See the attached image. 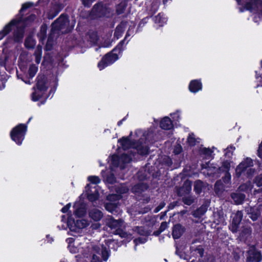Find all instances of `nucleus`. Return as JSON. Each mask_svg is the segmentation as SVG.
I'll use <instances>...</instances> for the list:
<instances>
[{"label": "nucleus", "mask_w": 262, "mask_h": 262, "mask_svg": "<svg viewBox=\"0 0 262 262\" xmlns=\"http://www.w3.org/2000/svg\"><path fill=\"white\" fill-rule=\"evenodd\" d=\"M33 6V3L32 2H26L22 5L18 13L16 15L17 18L12 19L4 27L3 30L0 31V39L3 38L12 31L13 26H16L21 23L22 25L20 27H24V29H25L26 27H30L32 25L36 18V15L31 14L25 18H24L23 12Z\"/></svg>", "instance_id": "nucleus-1"}, {"label": "nucleus", "mask_w": 262, "mask_h": 262, "mask_svg": "<svg viewBox=\"0 0 262 262\" xmlns=\"http://www.w3.org/2000/svg\"><path fill=\"white\" fill-rule=\"evenodd\" d=\"M239 13L249 11L252 21L259 25L262 21V0H235Z\"/></svg>", "instance_id": "nucleus-2"}, {"label": "nucleus", "mask_w": 262, "mask_h": 262, "mask_svg": "<svg viewBox=\"0 0 262 262\" xmlns=\"http://www.w3.org/2000/svg\"><path fill=\"white\" fill-rule=\"evenodd\" d=\"M129 29L127 30L124 38L121 40L117 45L110 52L105 54L98 63V68L102 70L108 66L114 63L119 59L118 54L122 53L124 50L125 40L130 35Z\"/></svg>", "instance_id": "nucleus-3"}, {"label": "nucleus", "mask_w": 262, "mask_h": 262, "mask_svg": "<svg viewBox=\"0 0 262 262\" xmlns=\"http://www.w3.org/2000/svg\"><path fill=\"white\" fill-rule=\"evenodd\" d=\"M27 130L28 127L26 124H18L10 131V136L11 140L17 145H21L25 139Z\"/></svg>", "instance_id": "nucleus-4"}, {"label": "nucleus", "mask_w": 262, "mask_h": 262, "mask_svg": "<svg viewBox=\"0 0 262 262\" xmlns=\"http://www.w3.org/2000/svg\"><path fill=\"white\" fill-rule=\"evenodd\" d=\"M262 252L255 245H250L246 253V262H261Z\"/></svg>", "instance_id": "nucleus-5"}, {"label": "nucleus", "mask_w": 262, "mask_h": 262, "mask_svg": "<svg viewBox=\"0 0 262 262\" xmlns=\"http://www.w3.org/2000/svg\"><path fill=\"white\" fill-rule=\"evenodd\" d=\"M91 13L93 15L97 17H103L109 13L108 8L103 2H99L93 6Z\"/></svg>", "instance_id": "nucleus-6"}, {"label": "nucleus", "mask_w": 262, "mask_h": 262, "mask_svg": "<svg viewBox=\"0 0 262 262\" xmlns=\"http://www.w3.org/2000/svg\"><path fill=\"white\" fill-rule=\"evenodd\" d=\"M254 165L253 160L249 157L244 158V160L237 166L235 173L238 178H239L246 170Z\"/></svg>", "instance_id": "nucleus-7"}, {"label": "nucleus", "mask_w": 262, "mask_h": 262, "mask_svg": "<svg viewBox=\"0 0 262 262\" xmlns=\"http://www.w3.org/2000/svg\"><path fill=\"white\" fill-rule=\"evenodd\" d=\"M68 21V15L66 14H61L59 17L52 24V26L54 29L60 31L65 27Z\"/></svg>", "instance_id": "nucleus-8"}, {"label": "nucleus", "mask_w": 262, "mask_h": 262, "mask_svg": "<svg viewBox=\"0 0 262 262\" xmlns=\"http://www.w3.org/2000/svg\"><path fill=\"white\" fill-rule=\"evenodd\" d=\"M243 213L242 211H237L232 216L231 231L235 233L238 231L239 224L243 219Z\"/></svg>", "instance_id": "nucleus-9"}, {"label": "nucleus", "mask_w": 262, "mask_h": 262, "mask_svg": "<svg viewBox=\"0 0 262 262\" xmlns=\"http://www.w3.org/2000/svg\"><path fill=\"white\" fill-rule=\"evenodd\" d=\"M67 224L70 229H71L73 226L72 224H74V226L79 229L86 228L89 225V223L86 220L82 219L75 221L71 216L68 217Z\"/></svg>", "instance_id": "nucleus-10"}, {"label": "nucleus", "mask_w": 262, "mask_h": 262, "mask_svg": "<svg viewBox=\"0 0 262 262\" xmlns=\"http://www.w3.org/2000/svg\"><path fill=\"white\" fill-rule=\"evenodd\" d=\"M142 141L143 139H142L136 141L133 148L136 149L139 155L145 156L149 154V147L146 145Z\"/></svg>", "instance_id": "nucleus-11"}, {"label": "nucleus", "mask_w": 262, "mask_h": 262, "mask_svg": "<svg viewBox=\"0 0 262 262\" xmlns=\"http://www.w3.org/2000/svg\"><path fill=\"white\" fill-rule=\"evenodd\" d=\"M192 182L189 179L185 180L183 185L178 189L177 193L178 196H183L189 194L191 191Z\"/></svg>", "instance_id": "nucleus-12"}, {"label": "nucleus", "mask_w": 262, "mask_h": 262, "mask_svg": "<svg viewBox=\"0 0 262 262\" xmlns=\"http://www.w3.org/2000/svg\"><path fill=\"white\" fill-rule=\"evenodd\" d=\"M47 82V78L45 75H38L36 78V90L40 92H46L48 89Z\"/></svg>", "instance_id": "nucleus-13"}, {"label": "nucleus", "mask_w": 262, "mask_h": 262, "mask_svg": "<svg viewBox=\"0 0 262 262\" xmlns=\"http://www.w3.org/2000/svg\"><path fill=\"white\" fill-rule=\"evenodd\" d=\"M92 186L90 184H88L85 186V191L87 194V198L90 202H94L96 201L99 197V193L97 189L95 187L94 191L91 190Z\"/></svg>", "instance_id": "nucleus-14"}, {"label": "nucleus", "mask_w": 262, "mask_h": 262, "mask_svg": "<svg viewBox=\"0 0 262 262\" xmlns=\"http://www.w3.org/2000/svg\"><path fill=\"white\" fill-rule=\"evenodd\" d=\"M132 134V133L131 132L128 136L122 137L121 138L118 140V143L124 150L128 149L132 147H134L136 141H133L131 140L130 137Z\"/></svg>", "instance_id": "nucleus-15"}, {"label": "nucleus", "mask_w": 262, "mask_h": 262, "mask_svg": "<svg viewBox=\"0 0 262 262\" xmlns=\"http://www.w3.org/2000/svg\"><path fill=\"white\" fill-rule=\"evenodd\" d=\"M186 230L185 228L181 224L178 223L174 225L172 227V236L173 238L178 239L180 238Z\"/></svg>", "instance_id": "nucleus-16"}, {"label": "nucleus", "mask_w": 262, "mask_h": 262, "mask_svg": "<svg viewBox=\"0 0 262 262\" xmlns=\"http://www.w3.org/2000/svg\"><path fill=\"white\" fill-rule=\"evenodd\" d=\"M25 29L24 27H18L14 31L13 33V40L15 43H21L23 41Z\"/></svg>", "instance_id": "nucleus-17"}, {"label": "nucleus", "mask_w": 262, "mask_h": 262, "mask_svg": "<svg viewBox=\"0 0 262 262\" xmlns=\"http://www.w3.org/2000/svg\"><path fill=\"white\" fill-rule=\"evenodd\" d=\"M203 88L201 79H194L190 81L188 89L192 93H196L202 90Z\"/></svg>", "instance_id": "nucleus-18"}, {"label": "nucleus", "mask_w": 262, "mask_h": 262, "mask_svg": "<svg viewBox=\"0 0 262 262\" xmlns=\"http://www.w3.org/2000/svg\"><path fill=\"white\" fill-rule=\"evenodd\" d=\"M160 127L164 130H170L173 127V122L169 117H165L160 121Z\"/></svg>", "instance_id": "nucleus-19"}, {"label": "nucleus", "mask_w": 262, "mask_h": 262, "mask_svg": "<svg viewBox=\"0 0 262 262\" xmlns=\"http://www.w3.org/2000/svg\"><path fill=\"white\" fill-rule=\"evenodd\" d=\"M127 24V21H122L120 24L117 26L114 34V37L119 39L122 36Z\"/></svg>", "instance_id": "nucleus-20"}, {"label": "nucleus", "mask_w": 262, "mask_h": 262, "mask_svg": "<svg viewBox=\"0 0 262 262\" xmlns=\"http://www.w3.org/2000/svg\"><path fill=\"white\" fill-rule=\"evenodd\" d=\"M231 198L236 205H239L244 201L246 195L239 192H233L231 194Z\"/></svg>", "instance_id": "nucleus-21"}, {"label": "nucleus", "mask_w": 262, "mask_h": 262, "mask_svg": "<svg viewBox=\"0 0 262 262\" xmlns=\"http://www.w3.org/2000/svg\"><path fill=\"white\" fill-rule=\"evenodd\" d=\"M115 191L122 199L123 194L128 193L129 188L125 184H120L115 186Z\"/></svg>", "instance_id": "nucleus-22"}, {"label": "nucleus", "mask_w": 262, "mask_h": 262, "mask_svg": "<svg viewBox=\"0 0 262 262\" xmlns=\"http://www.w3.org/2000/svg\"><path fill=\"white\" fill-rule=\"evenodd\" d=\"M103 215L102 212L97 209H93L89 212L90 217L95 222L100 221L103 217Z\"/></svg>", "instance_id": "nucleus-23"}, {"label": "nucleus", "mask_w": 262, "mask_h": 262, "mask_svg": "<svg viewBox=\"0 0 262 262\" xmlns=\"http://www.w3.org/2000/svg\"><path fill=\"white\" fill-rule=\"evenodd\" d=\"M127 6V1L124 0L121 1L120 3L116 6V13L117 15H121L124 13L126 7Z\"/></svg>", "instance_id": "nucleus-24"}, {"label": "nucleus", "mask_w": 262, "mask_h": 262, "mask_svg": "<svg viewBox=\"0 0 262 262\" xmlns=\"http://www.w3.org/2000/svg\"><path fill=\"white\" fill-rule=\"evenodd\" d=\"M152 19L155 23L159 24L160 27L163 26L167 21L166 18L164 17V14L162 13H159L157 15L154 17Z\"/></svg>", "instance_id": "nucleus-25"}, {"label": "nucleus", "mask_w": 262, "mask_h": 262, "mask_svg": "<svg viewBox=\"0 0 262 262\" xmlns=\"http://www.w3.org/2000/svg\"><path fill=\"white\" fill-rule=\"evenodd\" d=\"M106 225L111 229H116V230L117 229L119 228L121 226V222L119 220H117L111 217L108 219Z\"/></svg>", "instance_id": "nucleus-26"}, {"label": "nucleus", "mask_w": 262, "mask_h": 262, "mask_svg": "<svg viewBox=\"0 0 262 262\" xmlns=\"http://www.w3.org/2000/svg\"><path fill=\"white\" fill-rule=\"evenodd\" d=\"M204 187V182L200 180H197L194 182L193 190L196 194H200Z\"/></svg>", "instance_id": "nucleus-27"}, {"label": "nucleus", "mask_w": 262, "mask_h": 262, "mask_svg": "<svg viewBox=\"0 0 262 262\" xmlns=\"http://www.w3.org/2000/svg\"><path fill=\"white\" fill-rule=\"evenodd\" d=\"M61 8L60 5H58L57 7H53L47 14V18L49 19H53L61 11Z\"/></svg>", "instance_id": "nucleus-28"}, {"label": "nucleus", "mask_w": 262, "mask_h": 262, "mask_svg": "<svg viewBox=\"0 0 262 262\" xmlns=\"http://www.w3.org/2000/svg\"><path fill=\"white\" fill-rule=\"evenodd\" d=\"M53 62L52 56L50 53H45L43 56L41 66L47 67L51 65Z\"/></svg>", "instance_id": "nucleus-29"}, {"label": "nucleus", "mask_w": 262, "mask_h": 262, "mask_svg": "<svg viewBox=\"0 0 262 262\" xmlns=\"http://www.w3.org/2000/svg\"><path fill=\"white\" fill-rule=\"evenodd\" d=\"M260 213L259 211H258V209L256 208H251L250 210V212L249 213V217L253 221H256L258 218L260 216Z\"/></svg>", "instance_id": "nucleus-30"}, {"label": "nucleus", "mask_w": 262, "mask_h": 262, "mask_svg": "<svg viewBox=\"0 0 262 262\" xmlns=\"http://www.w3.org/2000/svg\"><path fill=\"white\" fill-rule=\"evenodd\" d=\"M79 207L76 208L74 213L75 215L78 217H82L86 214V209L82 204H78Z\"/></svg>", "instance_id": "nucleus-31"}, {"label": "nucleus", "mask_w": 262, "mask_h": 262, "mask_svg": "<svg viewBox=\"0 0 262 262\" xmlns=\"http://www.w3.org/2000/svg\"><path fill=\"white\" fill-rule=\"evenodd\" d=\"M251 231L248 228L243 229L239 233V237L241 241H246L251 235Z\"/></svg>", "instance_id": "nucleus-32"}, {"label": "nucleus", "mask_w": 262, "mask_h": 262, "mask_svg": "<svg viewBox=\"0 0 262 262\" xmlns=\"http://www.w3.org/2000/svg\"><path fill=\"white\" fill-rule=\"evenodd\" d=\"M135 231L139 235L145 236L146 237L148 236L150 234L151 232L150 230L146 229L143 226H137L136 227Z\"/></svg>", "instance_id": "nucleus-33"}, {"label": "nucleus", "mask_w": 262, "mask_h": 262, "mask_svg": "<svg viewBox=\"0 0 262 262\" xmlns=\"http://www.w3.org/2000/svg\"><path fill=\"white\" fill-rule=\"evenodd\" d=\"M231 167L230 162L228 160H224L222 162V166L219 167L217 170L220 171L227 172L229 171Z\"/></svg>", "instance_id": "nucleus-34"}, {"label": "nucleus", "mask_w": 262, "mask_h": 262, "mask_svg": "<svg viewBox=\"0 0 262 262\" xmlns=\"http://www.w3.org/2000/svg\"><path fill=\"white\" fill-rule=\"evenodd\" d=\"M190 251L191 252H196L199 255L200 257L202 258L204 256V249L202 245H199L196 248H194L193 247H190Z\"/></svg>", "instance_id": "nucleus-35"}, {"label": "nucleus", "mask_w": 262, "mask_h": 262, "mask_svg": "<svg viewBox=\"0 0 262 262\" xmlns=\"http://www.w3.org/2000/svg\"><path fill=\"white\" fill-rule=\"evenodd\" d=\"M45 92H40L38 90L32 93V100L34 102L38 101L43 96Z\"/></svg>", "instance_id": "nucleus-36"}, {"label": "nucleus", "mask_w": 262, "mask_h": 262, "mask_svg": "<svg viewBox=\"0 0 262 262\" xmlns=\"http://www.w3.org/2000/svg\"><path fill=\"white\" fill-rule=\"evenodd\" d=\"M38 71V67H36L35 64H32L30 66L29 70H28V74L29 77L32 78L35 76Z\"/></svg>", "instance_id": "nucleus-37"}, {"label": "nucleus", "mask_w": 262, "mask_h": 262, "mask_svg": "<svg viewBox=\"0 0 262 262\" xmlns=\"http://www.w3.org/2000/svg\"><path fill=\"white\" fill-rule=\"evenodd\" d=\"M156 10L154 11L152 13V15H151V16H146V17H145L143 18L142 19H141V20H140V21L139 22V24H138V27H137V30H138V31H140V28H142V27H143L144 26V25L145 24H146L148 22V21L150 17H152V15H153L154 13H156Z\"/></svg>", "instance_id": "nucleus-38"}, {"label": "nucleus", "mask_w": 262, "mask_h": 262, "mask_svg": "<svg viewBox=\"0 0 262 262\" xmlns=\"http://www.w3.org/2000/svg\"><path fill=\"white\" fill-rule=\"evenodd\" d=\"M105 209L110 212H113L115 211L117 207V204L114 203H106L104 205Z\"/></svg>", "instance_id": "nucleus-39"}, {"label": "nucleus", "mask_w": 262, "mask_h": 262, "mask_svg": "<svg viewBox=\"0 0 262 262\" xmlns=\"http://www.w3.org/2000/svg\"><path fill=\"white\" fill-rule=\"evenodd\" d=\"M235 149V147L232 145H230L227 147V148L225 149V155L226 157H228L230 158L233 155V151Z\"/></svg>", "instance_id": "nucleus-40"}, {"label": "nucleus", "mask_w": 262, "mask_h": 262, "mask_svg": "<svg viewBox=\"0 0 262 262\" xmlns=\"http://www.w3.org/2000/svg\"><path fill=\"white\" fill-rule=\"evenodd\" d=\"M88 180L93 184H98L100 183V179L98 176H90L88 178Z\"/></svg>", "instance_id": "nucleus-41"}, {"label": "nucleus", "mask_w": 262, "mask_h": 262, "mask_svg": "<svg viewBox=\"0 0 262 262\" xmlns=\"http://www.w3.org/2000/svg\"><path fill=\"white\" fill-rule=\"evenodd\" d=\"M182 201L185 205L190 206L194 202V199L191 196H184Z\"/></svg>", "instance_id": "nucleus-42"}, {"label": "nucleus", "mask_w": 262, "mask_h": 262, "mask_svg": "<svg viewBox=\"0 0 262 262\" xmlns=\"http://www.w3.org/2000/svg\"><path fill=\"white\" fill-rule=\"evenodd\" d=\"M255 78L257 81V87H261L262 86V73H261L259 71L258 72L257 71H255Z\"/></svg>", "instance_id": "nucleus-43"}, {"label": "nucleus", "mask_w": 262, "mask_h": 262, "mask_svg": "<svg viewBox=\"0 0 262 262\" xmlns=\"http://www.w3.org/2000/svg\"><path fill=\"white\" fill-rule=\"evenodd\" d=\"M105 180L107 183L110 184H113L116 182V179L115 175L112 173L106 176Z\"/></svg>", "instance_id": "nucleus-44"}, {"label": "nucleus", "mask_w": 262, "mask_h": 262, "mask_svg": "<svg viewBox=\"0 0 262 262\" xmlns=\"http://www.w3.org/2000/svg\"><path fill=\"white\" fill-rule=\"evenodd\" d=\"M196 139L193 136V134H192V135L189 134L187 139L188 145L191 147L194 146L196 144Z\"/></svg>", "instance_id": "nucleus-45"}, {"label": "nucleus", "mask_w": 262, "mask_h": 262, "mask_svg": "<svg viewBox=\"0 0 262 262\" xmlns=\"http://www.w3.org/2000/svg\"><path fill=\"white\" fill-rule=\"evenodd\" d=\"M107 200L111 202H115L121 200V197L116 193L115 194H110L107 196Z\"/></svg>", "instance_id": "nucleus-46"}, {"label": "nucleus", "mask_w": 262, "mask_h": 262, "mask_svg": "<svg viewBox=\"0 0 262 262\" xmlns=\"http://www.w3.org/2000/svg\"><path fill=\"white\" fill-rule=\"evenodd\" d=\"M24 45L26 48L31 49L34 46V43L33 40L29 37H27L25 39Z\"/></svg>", "instance_id": "nucleus-47"}, {"label": "nucleus", "mask_w": 262, "mask_h": 262, "mask_svg": "<svg viewBox=\"0 0 262 262\" xmlns=\"http://www.w3.org/2000/svg\"><path fill=\"white\" fill-rule=\"evenodd\" d=\"M101 254L102 259L104 261H106L110 256V253L106 247L102 248Z\"/></svg>", "instance_id": "nucleus-48"}, {"label": "nucleus", "mask_w": 262, "mask_h": 262, "mask_svg": "<svg viewBox=\"0 0 262 262\" xmlns=\"http://www.w3.org/2000/svg\"><path fill=\"white\" fill-rule=\"evenodd\" d=\"M254 183L257 187L262 186V173L258 174L255 177Z\"/></svg>", "instance_id": "nucleus-49"}, {"label": "nucleus", "mask_w": 262, "mask_h": 262, "mask_svg": "<svg viewBox=\"0 0 262 262\" xmlns=\"http://www.w3.org/2000/svg\"><path fill=\"white\" fill-rule=\"evenodd\" d=\"M115 234L119 235L121 238H125L128 235L127 233L120 228H118L115 230Z\"/></svg>", "instance_id": "nucleus-50"}, {"label": "nucleus", "mask_w": 262, "mask_h": 262, "mask_svg": "<svg viewBox=\"0 0 262 262\" xmlns=\"http://www.w3.org/2000/svg\"><path fill=\"white\" fill-rule=\"evenodd\" d=\"M246 171V177L248 179H251L255 172V168L250 167L248 169H247Z\"/></svg>", "instance_id": "nucleus-51"}, {"label": "nucleus", "mask_w": 262, "mask_h": 262, "mask_svg": "<svg viewBox=\"0 0 262 262\" xmlns=\"http://www.w3.org/2000/svg\"><path fill=\"white\" fill-rule=\"evenodd\" d=\"M145 187L146 189L147 186H145L143 184H138L137 185H136L134 186V189H135V191L136 192H141L143 191H144V188Z\"/></svg>", "instance_id": "nucleus-52"}, {"label": "nucleus", "mask_w": 262, "mask_h": 262, "mask_svg": "<svg viewBox=\"0 0 262 262\" xmlns=\"http://www.w3.org/2000/svg\"><path fill=\"white\" fill-rule=\"evenodd\" d=\"M122 161L124 163H129L132 161V157L126 154H123L121 156Z\"/></svg>", "instance_id": "nucleus-53"}, {"label": "nucleus", "mask_w": 262, "mask_h": 262, "mask_svg": "<svg viewBox=\"0 0 262 262\" xmlns=\"http://www.w3.org/2000/svg\"><path fill=\"white\" fill-rule=\"evenodd\" d=\"M182 151V146L181 145V144H177L174 147L173 152L174 154V155H178L181 154Z\"/></svg>", "instance_id": "nucleus-54"}, {"label": "nucleus", "mask_w": 262, "mask_h": 262, "mask_svg": "<svg viewBox=\"0 0 262 262\" xmlns=\"http://www.w3.org/2000/svg\"><path fill=\"white\" fill-rule=\"evenodd\" d=\"M238 189L240 191H244V192H248L249 190H250V185L244 183L243 184H241L239 187Z\"/></svg>", "instance_id": "nucleus-55"}, {"label": "nucleus", "mask_w": 262, "mask_h": 262, "mask_svg": "<svg viewBox=\"0 0 262 262\" xmlns=\"http://www.w3.org/2000/svg\"><path fill=\"white\" fill-rule=\"evenodd\" d=\"M96 0H81L82 4L85 8H90L92 3Z\"/></svg>", "instance_id": "nucleus-56"}, {"label": "nucleus", "mask_w": 262, "mask_h": 262, "mask_svg": "<svg viewBox=\"0 0 262 262\" xmlns=\"http://www.w3.org/2000/svg\"><path fill=\"white\" fill-rule=\"evenodd\" d=\"M222 179H223V181L225 183H228L230 182V181L231 180V175H230V173H229V171L225 172V174L224 177H223L222 178Z\"/></svg>", "instance_id": "nucleus-57"}, {"label": "nucleus", "mask_w": 262, "mask_h": 262, "mask_svg": "<svg viewBox=\"0 0 262 262\" xmlns=\"http://www.w3.org/2000/svg\"><path fill=\"white\" fill-rule=\"evenodd\" d=\"M134 241L137 244H144L146 242L147 238L139 237L135 238Z\"/></svg>", "instance_id": "nucleus-58"}, {"label": "nucleus", "mask_w": 262, "mask_h": 262, "mask_svg": "<svg viewBox=\"0 0 262 262\" xmlns=\"http://www.w3.org/2000/svg\"><path fill=\"white\" fill-rule=\"evenodd\" d=\"M202 152L205 155L209 156L213 151L209 148L204 147L202 150Z\"/></svg>", "instance_id": "nucleus-59"}, {"label": "nucleus", "mask_w": 262, "mask_h": 262, "mask_svg": "<svg viewBox=\"0 0 262 262\" xmlns=\"http://www.w3.org/2000/svg\"><path fill=\"white\" fill-rule=\"evenodd\" d=\"M168 228V223L166 222H163L161 223L159 229L163 232L166 229Z\"/></svg>", "instance_id": "nucleus-60"}, {"label": "nucleus", "mask_w": 262, "mask_h": 262, "mask_svg": "<svg viewBox=\"0 0 262 262\" xmlns=\"http://www.w3.org/2000/svg\"><path fill=\"white\" fill-rule=\"evenodd\" d=\"M53 48L52 43H50L49 40L48 39L46 45L45 46V50L46 51H51L53 49Z\"/></svg>", "instance_id": "nucleus-61"}, {"label": "nucleus", "mask_w": 262, "mask_h": 262, "mask_svg": "<svg viewBox=\"0 0 262 262\" xmlns=\"http://www.w3.org/2000/svg\"><path fill=\"white\" fill-rule=\"evenodd\" d=\"M71 206V204L70 203L67 204L66 206L62 208V209H61V211L64 213L68 212Z\"/></svg>", "instance_id": "nucleus-62"}, {"label": "nucleus", "mask_w": 262, "mask_h": 262, "mask_svg": "<svg viewBox=\"0 0 262 262\" xmlns=\"http://www.w3.org/2000/svg\"><path fill=\"white\" fill-rule=\"evenodd\" d=\"M91 262H102L100 257L96 254H93L92 256Z\"/></svg>", "instance_id": "nucleus-63"}, {"label": "nucleus", "mask_w": 262, "mask_h": 262, "mask_svg": "<svg viewBox=\"0 0 262 262\" xmlns=\"http://www.w3.org/2000/svg\"><path fill=\"white\" fill-rule=\"evenodd\" d=\"M257 156L262 159V140L260 144L259 145L258 149L257 150Z\"/></svg>", "instance_id": "nucleus-64"}]
</instances>
